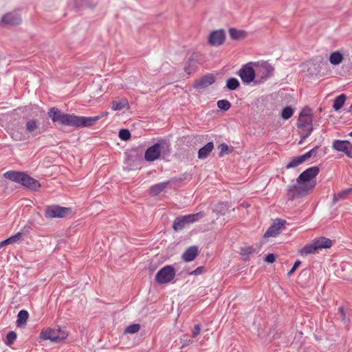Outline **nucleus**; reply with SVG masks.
Wrapping results in <instances>:
<instances>
[{
	"instance_id": "obj_1",
	"label": "nucleus",
	"mask_w": 352,
	"mask_h": 352,
	"mask_svg": "<svg viewBox=\"0 0 352 352\" xmlns=\"http://www.w3.org/2000/svg\"><path fill=\"white\" fill-rule=\"evenodd\" d=\"M47 114L53 122H58L68 126L83 128L94 125L100 118L107 116L108 112L104 111L97 116L85 117L64 113L58 108L52 107L49 109Z\"/></svg>"
},
{
	"instance_id": "obj_2",
	"label": "nucleus",
	"mask_w": 352,
	"mask_h": 352,
	"mask_svg": "<svg viewBox=\"0 0 352 352\" xmlns=\"http://www.w3.org/2000/svg\"><path fill=\"white\" fill-rule=\"evenodd\" d=\"M319 168L317 166H312L303 171L297 178L296 184L291 186L289 192L295 191L297 195H306L313 190L316 185V177L319 173Z\"/></svg>"
},
{
	"instance_id": "obj_3",
	"label": "nucleus",
	"mask_w": 352,
	"mask_h": 352,
	"mask_svg": "<svg viewBox=\"0 0 352 352\" xmlns=\"http://www.w3.org/2000/svg\"><path fill=\"white\" fill-rule=\"evenodd\" d=\"M25 131L23 129H13L10 132L11 138L15 141H24L30 138V135L36 136L45 131L40 126V122L36 119L28 118L25 120Z\"/></svg>"
},
{
	"instance_id": "obj_4",
	"label": "nucleus",
	"mask_w": 352,
	"mask_h": 352,
	"mask_svg": "<svg viewBox=\"0 0 352 352\" xmlns=\"http://www.w3.org/2000/svg\"><path fill=\"white\" fill-rule=\"evenodd\" d=\"M313 114L312 111L309 107L303 108L299 113L297 121V127L301 135V140L299 144L308 138L313 131Z\"/></svg>"
},
{
	"instance_id": "obj_5",
	"label": "nucleus",
	"mask_w": 352,
	"mask_h": 352,
	"mask_svg": "<svg viewBox=\"0 0 352 352\" xmlns=\"http://www.w3.org/2000/svg\"><path fill=\"white\" fill-rule=\"evenodd\" d=\"M332 245V241L325 237H320L315 239L311 244L305 245L300 250L301 255L315 254L318 250L329 248Z\"/></svg>"
},
{
	"instance_id": "obj_6",
	"label": "nucleus",
	"mask_w": 352,
	"mask_h": 352,
	"mask_svg": "<svg viewBox=\"0 0 352 352\" xmlns=\"http://www.w3.org/2000/svg\"><path fill=\"white\" fill-rule=\"evenodd\" d=\"M256 76L259 82H263L269 78L273 74L274 68L267 61L254 62Z\"/></svg>"
},
{
	"instance_id": "obj_7",
	"label": "nucleus",
	"mask_w": 352,
	"mask_h": 352,
	"mask_svg": "<svg viewBox=\"0 0 352 352\" xmlns=\"http://www.w3.org/2000/svg\"><path fill=\"white\" fill-rule=\"evenodd\" d=\"M237 74L244 83L249 84L253 82L256 78L254 62L243 65Z\"/></svg>"
},
{
	"instance_id": "obj_8",
	"label": "nucleus",
	"mask_w": 352,
	"mask_h": 352,
	"mask_svg": "<svg viewBox=\"0 0 352 352\" xmlns=\"http://www.w3.org/2000/svg\"><path fill=\"white\" fill-rule=\"evenodd\" d=\"M175 276V270L171 265H166L160 270L155 275V279L160 284H168Z\"/></svg>"
},
{
	"instance_id": "obj_9",
	"label": "nucleus",
	"mask_w": 352,
	"mask_h": 352,
	"mask_svg": "<svg viewBox=\"0 0 352 352\" xmlns=\"http://www.w3.org/2000/svg\"><path fill=\"white\" fill-rule=\"evenodd\" d=\"M168 146L164 142H157L154 145L148 148L145 152L144 157L146 161L153 162L157 160L160 156L162 150Z\"/></svg>"
},
{
	"instance_id": "obj_10",
	"label": "nucleus",
	"mask_w": 352,
	"mask_h": 352,
	"mask_svg": "<svg viewBox=\"0 0 352 352\" xmlns=\"http://www.w3.org/2000/svg\"><path fill=\"white\" fill-rule=\"evenodd\" d=\"M67 334L62 333L60 329L47 328L42 330L40 333V338L42 340H50L52 342H59L65 339Z\"/></svg>"
},
{
	"instance_id": "obj_11",
	"label": "nucleus",
	"mask_w": 352,
	"mask_h": 352,
	"mask_svg": "<svg viewBox=\"0 0 352 352\" xmlns=\"http://www.w3.org/2000/svg\"><path fill=\"white\" fill-rule=\"evenodd\" d=\"M70 212V208L59 206H47L45 211L46 218H63Z\"/></svg>"
},
{
	"instance_id": "obj_12",
	"label": "nucleus",
	"mask_w": 352,
	"mask_h": 352,
	"mask_svg": "<svg viewBox=\"0 0 352 352\" xmlns=\"http://www.w3.org/2000/svg\"><path fill=\"white\" fill-rule=\"evenodd\" d=\"M332 148L338 151L343 152L346 156L352 157V144L346 140H335Z\"/></svg>"
},
{
	"instance_id": "obj_13",
	"label": "nucleus",
	"mask_w": 352,
	"mask_h": 352,
	"mask_svg": "<svg viewBox=\"0 0 352 352\" xmlns=\"http://www.w3.org/2000/svg\"><path fill=\"white\" fill-rule=\"evenodd\" d=\"M318 149V147L316 146L309 151L307 152L302 155L295 157L292 158L286 165L285 168L287 169H289L292 168H295L302 163H303L306 160L309 158L311 155L316 153V150Z\"/></svg>"
},
{
	"instance_id": "obj_14",
	"label": "nucleus",
	"mask_w": 352,
	"mask_h": 352,
	"mask_svg": "<svg viewBox=\"0 0 352 352\" xmlns=\"http://www.w3.org/2000/svg\"><path fill=\"white\" fill-rule=\"evenodd\" d=\"M287 221L283 219H278L267 230L263 235L264 238L274 237L279 234L281 228H283Z\"/></svg>"
},
{
	"instance_id": "obj_15",
	"label": "nucleus",
	"mask_w": 352,
	"mask_h": 352,
	"mask_svg": "<svg viewBox=\"0 0 352 352\" xmlns=\"http://www.w3.org/2000/svg\"><path fill=\"white\" fill-rule=\"evenodd\" d=\"M226 40V34L223 30H214L208 36V43L212 46H219Z\"/></svg>"
},
{
	"instance_id": "obj_16",
	"label": "nucleus",
	"mask_w": 352,
	"mask_h": 352,
	"mask_svg": "<svg viewBox=\"0 0 352 352\" xmlns=\"http://www.w3.org/2000/svg\"><path fill=\"white\" fill-rule=\"evenodd\" d=\"M214 82V77L212 74H207L196 81L195 83V88L204 89L213 84Z\"/></svg>"
},
{
	"instance_id": "obj_17",
	"label": "nucleus",
	"mask_w": 352,
	"mask_h": 352,
	"mask_svg": "<svg viewBox=\"0 0 352 352\" xmlns=\"http://www.w3.org/2000/svg\"><path fill=\"white\" fill-rule=\"evenodd\" d=\"M2 23L5 25H18L21 23V16L15 13H7L3 16Z\"/></svg>"
},
{
	"instance_id": "obj_18",
	"label": "nucleus",
	"mask_w": 352,
	"mask_h": 352,
	"mask_svg": "<svg viewBox=\"0 0 352 352\" xmlns=\"http://www.w3.org/2000/svg\"><path fill=\"white\" fill-rule=\"evenodd\" d=\"M21 184L25 187L34 190H36L41 186V184L38 180L30 177L25 173L23 176V180L21 181Z\"/></svg>"
},
{
	"instance_id": "obj_19",
	"label": "nucleus",
	"mask_w": 352,
	"mask_h": 352,
	"mask_svg": "<svg viewBox=\"0 0 352 352\" xmlns=\"http://www.w3.org/2000/svg\"><path fill=\"white\" fill-rule=\"evenodd\" d=\"M198 255V248L197 246L189 247L182 254V259L186 262H190L195 260Z\"/></svg>"
},
{
	"instance_id": "obj_20",
	"label": "nucleus",
	"mask_w": 352,
	"mask_h": 352,
	"mask_svg": "<svg viewBox=\"0 0 352 352\" xmlns=\"http://www.w3.org/2000/svg\"><path fill=\"white\" fill-rule=\"evenodd\" d=\"M170 181H166L153 185L149 189V194L151 196L158 195L168 187Z\"/></svg>"
},
{
	"instance_id": "obj_21",
	"label": "nucleus",
	"mask_w": 352,
	"mask_h": 352,
	"mask_svg": "<svg viewBox=\"0 0 352 352\" xmlns=\"http://www.w3.org/2000/svg\"><path fill=\"white\" fill-rule=\"evenodd\" d=\"M214 148L212 142L207 143L204 146L201 148L198 151V157L199 159L206 158Z\"/></svg>"
},
{
	"instance_id": "obj_22",
	"label": "nucleus",
	"mask_w": 352,
	"mask_h": 352,
	"mask_svg": "<svg viewBox=\"0 0 352 352\" xmlns=\"http://www.w3.org/2000/svg\"><path fill=\"white\" fill-rule=\"evenodd\" d=\"M197 69V66L196 60L192 57L188 58L184 65L185 72L190 75L194 73Z\"/></svg>"
},
{
	"instance_id": "obj_23",
	"label": "nucleus",
	"mask_w": 352,
	"mask_h": 352,
	"mask_svg": "<svg viewBox=\"0 0 352 352\" xmlns=\"http://www.w3.org/2000/svg\"><path fill=\"white\" fill-rule=\"evenodd\" d=\"M189 225L185 216L176 218L173 221V228L175 231L181 230Z\"/></svg>"
},
{
	"instance_id": "obj_24",
	"label": "nucleus",
	"mask_w": 352,
	"mask_h": 352,
	"mask_svg": "<svg viewBox=\"0 0 352 352\" xmlns=\"http://www.w3.org/2000/svg\"><path fill=\"white\" fill-rule=\"evenodd\" d=\"M24 175L23 173L17 172V171H8L4 173V176L13 182L21 183L23 180V176Z\"/></svg>"
},
{
	"instance_id": "obj_25",
	"label": "nucleus",
	"mask_w": 352,
	"mask_h": 352,
	"mask_svg": "<svg viewBox=\"0 0 352 352\" xmlns=\"http://www.w3.org/2000/svg\"><path fill=\"white\" fill-rule=\"evenodd\" d=\"M229 35L232 39L239 40L245 38L247 36V32L244 30H239L235 28H230Z\"/></svg>"
},
{
	"instance_id": "obj_26",
	"label": "nucleus",
	"mask_w": 352,
	"mask_h": 352,
	"mask_svg": "<svg viewBox=\"0 0 352 352\" xmlns=\"http://www.w3.org/2000/svg\"><path fill=\"white\" fill-rule=\"evenodd\" d=\"M346 99V96L344 94L337 96L333 100V109L336 111L340 110L343 107Z\"/></svg>"
},
{
	"instance_id": "obj_27",
	"label": "nucleus",
	"mask_w": 352,
	"mask_h": 352,
	"mask_svg": "<svg viewBox=\"0 0 352 352\" xmlns=\"http://www.w3.org/2000/svg\"><path fill=\"white\" fill-rule=\"evenodd\" d=\"M128 107V101L126 98H122L119 100L112 102L111 109L113 111H120Z\"/></svg>"
},
{
	"instance_id": "obj_28",
	"label": "nucleus",
	"mask_w": 352,
	"mask_h": 352,
	"mask_svg": "<svg viewBox=\"0 0 352 352\" xmlns=\"http://www.w3.org/2000/svg\"><path fill=\"white\" fill-rule=\"evenodd\" d=\"M29 314L25 310H21L17 315L16 323L18 327H21L26 323Z\"/></svg>"
},
{
	"instance_id": "obj_29",
	"label": "nucleus",
	"mask_w": 352,
	"mask_h": 352,
	"mask_svg": "<svg viewBox=\"0 0 352 352\" xmlns=\"http://www.w3.org/2000/svg\"><path fill=\"white\" fill-rule=\"evenodd\" d=\"M342 60L343 56L338 51L333 52L329 56V62L332 65H338L342 61Z\"/></svg>"
},
{
	"instance_id": "obj_30",
	"label": "nucleus",
	"mask_w": 352,
	"mask_h": 352,
	"mask_svg": "<svg viewBox=\"0 0 352 352\" xmlns=\"http://www.w3.org/2000/svg\"><path fill=\"white\" fill-rule=\"evenodd\" d=\"M187 219V221L189 224L193 223L202 217H204V213L203 212H199L196 214H191L188 215H184Z\"/></svg>"
},
{
	"instance_id": "obj_31",
	"label": "nucleus",
	"mask_w": 352,
	"mask_h": 352,
	"mask_svg": "<svg viewBox=\"0 0 352 352\" xmlns=\"http://www.w3.org/2000/svg\"><path fill=\"white\" fill-rule=\"evenodd\" d=\"M351 192H352V188L338 192L337 194L334 195L333 202L336 203L340 199H345Z\"/></svg>"
},
{
	"instance_id": "obj_32",
	"label": "nucleus",
	"mask_w": 352,
	"mask_h": 352,
	"mask_svg": "<svg viewBox=\"0 0 352 352\" xmlns=\"http://www.w3.org/2000/svg\"><path fill=\"white\" fill-rule=\"evenodd\" d=\"M294 109L291 106H287L282 110L280 116L283 120H288L294 115Z\"/></svg>"
},
{
	"instance_id": "obj_33",
	"label": "nucleus",
	"mask_w": 352,
	"mask_h": 352,
	"mask_svg": "<svg viewBox=\"0 0 352 352\" xmlns=\"http://www.w3.org/2000/svg\"><path fill=\"white\" fill-rule=\"evenodd\" d=\"M240 85L239 80L235 78H230L226 81V87L229 90H235Z\"/></svg>"
},
{
	"instance_id": "obj_34",
	"label": "nucleus",
	"mask_w": 352,
	"mask_h": 352,
	"mask_svg": "<svg viewBox=\"0 0 352 352\" xmlns=\"http://www.w3.org/2000/svg\"><path fill=\"white\" fill-rule=\"evenodd\" d=\"M256 249L253 246L244 247L241 249V254L245 258L249 257V256L255 252Z\"/></svg>"
},
{
	"instance_id": "obj_35",
	"label": "nucleus",
	"mask_w": 352,
	"mask_h": 352,
	"mask_svg": "<svg viewBox=\"0 0 352 352\" xmlns=\"http://www.w3.org/2000/svg\"><path fill=\"white\" fill-rule=\"evenodd\" d=\"M140 329V325L139 324H133L129 325L124 330V333H135Z\"/></svg>"
},
{
	"instance_id": "obj_36",
	"label": "nucleus",
	"mask_w": 352,
	"mask_h": 352,
	"mask_svg": "<svg viewBox=\"0 0 352 352\" xmlns=\"http://www.w3.org/2000/svg\"><path fill=\"white\" fill-rule=\"evenodd\" d=\"M217 107L223 111H228L230 107V102L227 100H220L217 102Z\"/></svg>"
},
{
	"instance_id": "obj_37",
	"label": "nucleus",
	"mask_w": 352,
	"mask_h": 352,
	"mask_svg": "<svg viewBox=\"0 0 352 352\" xmlns=\"http://www.w3.org/2000/svg\"><path fill=\"white\" fill-rule=\"evenodd\" d=\"M23 236V234L22 232H17L16 234H15L13 236H11L10 237L8 238V242L9 243V244H13V243H15L16 242H18L20 239H21Z\"/></svg>"
},
{
	"instance_id": "obj_38",
	"label": "nucleus",
	"mask_w": 352,
	"mask_h": 352,
	"mask_svg": "<svg viewBox=\"0 0 352 352\" xmlns=\"http://www.w3.org/2000/svg\"><path fill=\"white\" fill-rule=\"evenodd\" d=\"M16 338V334L14 331H10L6 336V344L10 346Z\"/></svg>"
},
{
	"instance_id": "obj_39",
	"label": "nucleus",
	"mask_w": 352,
	"mask_h": 352,
	"mask_svg": "<svg viewBox=\"0 0 352 352\" xmlns=\"http://www.w3.org/2000/svg\"><path fill=\"white\" fill-rule=\"evenodd\" d=\"M119 138L122 140H129L131 138V133L128 129H121L119 131Z\"/></svg>"
},
{
	"instance_id": "obj_40",
	"label": "nucleus",
	"mask_w": 352,
	"mask_h": 352,
	"mask_svg": "<svg viewBox=\"0 0 352 352\" xmlns=\"http://www.w3.org/2000/svg\"><path fill=\"white\" fill-rule=\"evenodd\" d=\"M219 148L220 149L219 156H223L225 153L230 152L228 146L225 143L220 144Z\"/></svg>"
},
{
	"instance_id": "obj_41",
	"label": "nucleus",
	"mask_w": 352,
	"mask_h": 352,
	"mask_svg": "<svg viewBox=\"0 0 352 352\" xmlns=\"http://www.w3.org/2000/svg\"><path fill=\"white\" fill-rule=\"evenodd\" d=\"M264 261L268 263H273L276 261V256L274 254H268Z\"/></svg>"
},
{
	"instance_id": "obj_42",
	"label": "nucleus",
	"mask_w": 352,
	"mask_h": 352,
	"mask_svg": "<svg viewBox=\"0 0 352 352\" xmlns=\"http://www.w3.org/2000/svg\"><path fill=\"white\" fill-rule=\"evenodd\" d=\"M200 331H201L200 325L199 324L195 325V327L192 329V337H194V338L197 337L200 333Z\"/></svg>"
},
{
	"instance_id": "obj_43",
	"label": "nucleus",
	"mask_w": 352,
	"mask_h": 352,
	"mask_svg": "<svg viewBox=\"0 0 352 352\" xmlns=\"http://www.w3.org/2000/svg\"><path fill=\"white\" fill-rule=\"evenodd\" d=\"M300 264L301 262L300 261H296L292 268L288 272V276H291L295 272V270L300 266Z\"/></svg>"
},
{
	"instance_id": "obj_44",
	"label": "nucleus",
	"mask_w": 352,
	"mask_h": 352,
	"mask_svg": "<svg viewBox=\"0 0 352 352\" xmlns=\"http://www.w3.org/2000/svg\"><path fill=\"white\" fill-rule=\"evenodd\" d=\"M203 270H204V267H198L196 270L192 271L190 273V274L197 275V274H201Z\"/></svg>"
},
{
	"instance_id": "obj_45",
	"label": "nucleus",
	"mask_w": 352,
	"mask_h": 352,
	"mask_svg": "<svg viewBox=\"0 0 352 352\" xmlns=\"http://www.w3.org/2000/svg\"><path fill=\"white\" fill-rule=\"evenodd\" d=\"M218 206L220 207L219 212L224 214L225 210L227 209L226 206L224 204H219Z\"/></svg>"
},
{
	"instance_id": "obj_46",
	"label": "nucleus",
	"mask_w": 352,
	"mask_h": 352,
	"mask_svg": "<svg viewBox=\"0 0 352 352\" xmlns=\"http://www.w3.org/2000/svg\"><path fill=\"white\" fill-rule=\"evenodd\" d=\"M338 311H339V312L342 314V316L343 317V319H344V317H345V314H344V311L343 307H340L338 308Z\"/></svg>"
},
{
	"instance_id": "obj_47",
	"label": "nucleus",
	"mask_w": 352,
	"mask_h": 352,
	"mask_svg": "<svg viewBox=\"0 0 352 352\" xmlns=\"http://www.w3.org/2000/svg\"><path fill=\"white\" fill-rule=\"evenodd\" d=\"M8 241V239H6V240L2 241L1 242L3 244V246H5V245H9V243Z\"/></svg>"
},
{
	"instance_id": "obj_48",
	"label": "nucleus",
	"mask_w": 352,
	"mask_h": 352,
	"mask_svg": "<svg viewBox=\"0 0 352 352\" xmlns=\"http://www.w3.org/2000/svg\"><path fill=\"white\" fill-rule=\"evenodd\" d=\"M2 247H3V244L1 243V242H0V249H1Z\"/></svg>"
},
{
	"instance_id": "obj_49",
	"label": "nucleus",
	"mask_w": 352,
	"mask_h": 352,
	"mask_svg": "<svg viewBox=\"0 0 352 352\" xmlns=\"http://www.w3.org/2000/svg\"><path fill=\"white\" fill-rule=\"evenodd\" d=\"M349 135H350L351 136H352V131L350 133V134H349Z\"/></svg>"
}]
</instances>
